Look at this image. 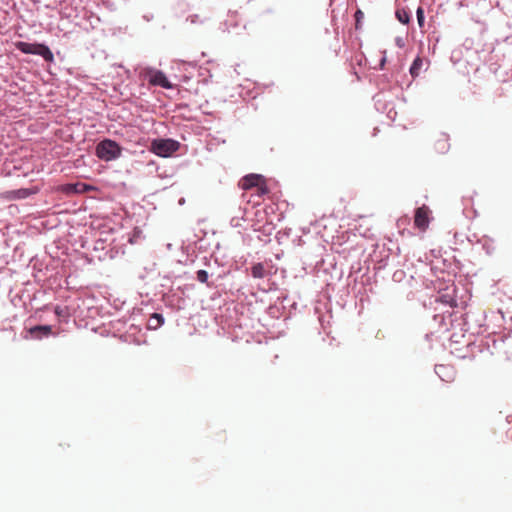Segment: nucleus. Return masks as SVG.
Instances as JSON below:
<instances>
[{
  "label": "nucleus",
  "instance_id": "12",
  "mask_svg": "<svg viewBox=\"0 0 512 512\" xmlns=\"http://www.w3.org/2000/svg\"><path fill=\"white\" fill-rule=\"evenodd\" d=\"M422 66H423V60H422L420 57H417V58L413 61L412 65H411V67H410V73H411V75H412L413 77L418 76V75H419V73H420V70H421Z\"/></svg>",
  "mask_w": 512,
  "mask_h": 512
},
{
  "label": "nucleus",
  "instance_id": "22",
  "mask_svg": "<svg viewBox=\"0 0 512 512\" xmlns=\"http://www.w3.org/2000/svg\"><path fill=\"white\" fill-rule=\"evenodd\" d=\"M401 41H402L401 39H397V44H398L399 46H401Z\"/></svg>",
  "mask_w": 512,
  "mask_h": 512
},
{
  "label": "nucleus",
  "instance_id": "2",
  "mask_svg": "<svg viewBox=\"0 0 512 512\" xmlns=\"http://www.w3.org/2000/svg\"><path fill=\"white\" fill-rule=\"evenodd\" d=\"M15 48L24 54L39 55L46 62H53L54 55L50 48L45 44L28 43L24 41L15 42Z\"/></svg>",
  "mask_w": 512,
  "mask_h": 512
},
{
  "label": "nucleus",
  "instance_id": "14",
  "mask_svg": "<svg viewBox=\"0 0 512 512\" xmlns=\"http://www.w3.org/2000/svg\"><path fill=\"white\" fill-rule=\"evenodd\" d=\"M13 197L17 199H25L29 197L32 192L27 188H21L15 191H12Z\"/></svg>",
  "mask_w": 512,
  "mask_h": 512
},
{
  "label": "nucleus",
  "instance_id": "18",
  "mask_svg": "<svg viewBox=\"0 0 512 512\" xmlns=\"http://www.w3.org/2000/svg\"><path fill=\"white\" fill-rule=\"evenodd\" d=\"M54 313L56 316L61 317L64 314V309L60 306H56L54 308Z\"/></svg>",
  "mask_w": 512,
  "mask_h": 512
},
{
  "label": "nucleus",
  "instance_id": "3",
  "mask_svg": "<svg viewBox=\"0 0 512 512\" xmlns=\"http://www.w3.org/2000/svg\"><path fill=\"white\" fill-rule=\"evenodd\" d=\"M180 147V143L176 140L156 139L152 142V151L160 157H169Z\"/></svg>",
  "mask_w": 512,
  "mask_h": 512
},
{
  "label": "nucleus",
  "instance_id": "16",
  "mask_svg": "<svg viewBox=\"0 0 512 512\" xmlns=\"http://www.w3.org/2000/svg\"><path fill=\"white\" fill-rule=\"evenodd\" d=\"M416 16H417V22L420 28L424 27L425 22V16H424V9L420 6L416 10Z\"/></svg>",
  "mask_w": 512,
  "mask_h": 512
},
{
  "label": "nucleus",
  "instance_id": "17",
  "mask_svg": "<svg viewBox=\"0 0 512 512\" xmlns=\"http://www.w3.org/2000/svg\"><path fill=\"white\" fill-rule=\"evenodd\" d=\"M208 272L206 270H198L196 272V278L199 282L201 283H206L208 284Z\"/></svg>",
  "mask_w": 512,
  "mask_h": 512
},
{
  "label": "nucleus",
  "instance_id": "15",
  "mask_svg": "<svg viewBox=\"0 0 512 512\" xmlns=\"http://www.w3.org/2000/svg\"><path fill=\"white\" fill-rule=\"evenodd\" d=\"M436 149L440 153H445L449 149L448 139L444 136L442 139L436 142Z\"/></svg>",
  "mask_w": 512,
  "mask_h": 512
},
{
  "label": "nucleus",
  "instance_id": "13",
  "mask_svg": "<svg viewBox=\"0 0 512 512\" xmlns=\"http://www.w3.org/2000/svg\"><path fill=\"white\" fill-rule=\"evenodd\" d=\"M396 17L402 24H408L410 22V13L405 9H398L396 11Z\"/></svg>",
  "mask_w": 512,
  "mask_h": 512
},
{
  "label": "nucleus",
  "instance_id": "19",
  "mask_svg": "<svg viewBox=\"0 0 512 512\" xmlns=\"http://www.w3.org/2000/svg\"><path fill=\"white\" fill-rule=\"evenodd\" d=\"M356 21L359 22L360 18L363 17V13L361 10H357L355 13Z\"/></svg>",
  "mask_w": 512,
  "mask_h": 512
},
{
  "label": "nucleus",
  "instance_id": "11",
  "mask_svg": "<svg viewBox=\"0 0 512 512\" xmlns=\"http://www.w3.org/2000/svg\"><path fill=\"white\" fill-rule=\"evenodd\" d=\"M164 324V317L162 314L153 313L148 320V328L156 330Z\"/></svg>",
  "mask_w": 512,
  "mask_h": 512
},
{
  "label": "nucleus",
  "instance_id": "20",
  "mask_svg": "<svg viewBox=\"0 0 512 512\" xmlns=\"http://www.w3.org/2000/svg\"><path fill=\"white\" fill-rule=\"evenodd\" d=\"M189 19L192 23H195L197 21V15L190 16Z\"/></svg>",
  "mask_w": 512,
  "mask_h": 512
},
{
  "label": "nucleus",
  "instance_id": "6",
  "mask_svg": "<svg viewBox=\"0 0 512 512\" xmlns=\"http://www.w3.org/2000/svg\"><path fill=\"white\" fill-rule=\"evenodd\" d=\"M31 338L41 340L52 335L51 325H36L28 329Z\"/></svg>",
  "mask_w": 512,
  "mask_h": 512
},
{
  "label": "nucleus",
  "instance_id": "7",
  "mask_svg": "<svg viewBox=\"0 0 512 512\" xmlns=\"http://www.w3.org/2000/svg\"><path fill=\"white\" fill-rule=\"evenodd\" d=\"M429 209L426 206H422L416 209L414 216L415 226L419 229H425L429 224Z\"/></svg>",
  "mask_w": 512,
  "mask_h": 512
},
{
  "label": "nucleus",
  "instance_id": "5",
  "mask_svg": "<svg viewBox=\"0 0 512 512\" xmlns=\"http://www.w3.org/2000/svg\"><path fill=\"white\" fill-rule=\"evenodd\" d=\"M263 177L259 174H249L244 176L240 181V186L244 190H248L251 188H257L258 194H266L268 192V189L265 185L262 184Z\"/></svg>",
  "mask_w": 512,
  "mask_h": 512
},
{
  "label": "nucleus",
  "instance_id": "9",
  "mask_svg": "<svg viewBox=\"0 0 512 512\" xmlns=\"http://www.w3.org/2000/svg\"><path fill=\"white\" fill-rule=\"evenodd\" d=\"M251 275L256 279H263L269 275V271L263 263H255L251 267Z\"/></svg>",
  "mask_w": 512,
  "mask_h": 512
},
{
  "label": "nucleus",
  "instance_id": "8",
  "mask_svg": "<svg viewBox=\"0 0 512 512\" xmlns=\"http://www.w3.org/2000/svg\"><path fill=\"white\" fill-rule=\"evenodd\" d=\"M435 372L443 381H451L454 376L453 369L450 366L446 365H436Z\"/></svg>",
  "mask_w": 512,
  "mask_h": 512
},
{
  "label": "nucleus",
  "instance_id": "10",
  "mask_svg": "<svg viewBox=\"0 0 512 512\" xmlns=\"http://www.w3.org/2000/svg\"><path fill=\"white\" fill-rule=\"evenodd\" d=\"M91 187L85 183L67 184L64 188L66 193L80 194L90 190Z\"/></svg>",
  "mask_w": 512,
  "mask_h": 512
},
{
  "label": "nucleus",
  "instance_id": "21",
  "mask_svg": "<svg viewBox=\"0 0 512 512\" xmlns=\"http://www.w3.org/2000/svg\"><path fill=\"white\" fill-rule=\"evenodd\" d=\"M385 61H386V58H385V57H383V58L381 59V62H380L381 67H383V66H384Z\"/></svg>",
  "mask_w": 512,
  "mask_h": 512
},
{
  "label": "nucleus",
  "instance_id": "4",
  "mask_svg": "<svg viewBox=\"0 0 512 512\" xmlns=\"http://www.w3.org/2000/svg\"><path fill=\"white\" fill-rule=\"evenodd\" d=\"M144 76L148 79L151 85L159 86L165 89L172 88V84L169 82L166 75L160 70L151 67L145 68Z\"/></svg>",
  "mask_w": 512,
  "mask_h": 512
},
{
  "label": "nucleus",
  "instance_id": "1",
  "mask_svg": "<svg viewBox=\"0 0 512 512\" xmlns=\"http://www.w3.org/2000/svg\"><path fill=\"white\" fill-rule=\"evenodd\" d=\"M122 154L120 145L111 139H104L96 146V155L99 159L110 162L118 159Z\"/></svg>",
  "mask_w": 512,
  "mask_h": 512
}]
</instances>
